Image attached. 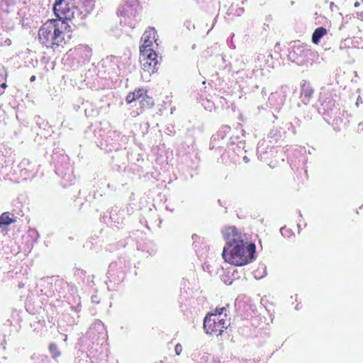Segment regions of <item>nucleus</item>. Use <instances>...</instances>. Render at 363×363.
Returning <instances> with one entry per match:
<instances>
[{
    "label": "nucleus",
    "mask_w": 363,
    "mask_h": 363,
    "mask_svg": "<svg viewBox=\"0 0 363 363\" xmlns=\"http://www.w3.org/2000/svg\"><path fill=\"white\" fill-rule=\"evenodd\" d=\"M225 245L222 256L226 262L235 266H243L255 259V245L250 242L247 235L234 226L222 230Z\"/></svg>",
    "instance_id": "nucleus-1"
},
{
    "label": "nucleus",
    "mask_w": 363,
    "mask_h": 363,
    "mask_svg": "<svg viewBox=\"0 0 363 363\" xmlns=\"http://www.w3.org/2000/svg\"><path fill=\"white\" fill-rule=\"evenodd\" d=\"M67 23L60 19L46 21L38 31L40 43L47 48L59 46L65 40V31L69 28Z\"/></svg>",
    "instance_id": "nucleus-2"
},
{
    "label": "nucleus",
    "mask_w": 363,
    "mask_h": 363,
    "mask_svg": "<svg viewBox=\"0 0 363 363\" xmlns=\"http://www.w3.org/2000/svg\"><path fill=\"white\" fill-rule=\"evenodd\" d=\"M229 323L224 318H216V314H208L203 320V328L207 334L221 335Z\"/></svg>",
    "instance_id": "nucleus-3"
},
{
    "label": "nucleus",
    "mask_w": 363,
    "mask_h": 363,
    "mask_svg": "<svg viewBox=\"0 0 363 363\" xmlns=\"http://www.w3.org/2000/svg\"><path fill=\"white\" fill-rule=\"evenodd\" d=\"M86 336L97 345H103L108 337L105 326L100 320H96L89 327L86 332Z\"/></svg>",
    "instance_id": "nucleus-4"
},
{
    "label": "nucleus",
    "mask_w": 363,
    "mask_h": 363,
    "mask_svg": "<svg viewBox=\"0 0 363 363\" xmlns=\"http://www.w3.org/2000/svg\"><path fill=\"white\" fill-rule=\"evenodd\" d=\"M140 62L143 73H147L150 76L157 71L159 62L155 51L140 52Z\"/></svg>",
    "instance_id": "nucleus-5"
},
{
    "label": "nucleus",
    "mask_w": 363,
    "mask_h": 363,
    "mask_svg": "<svg viewBox=\"0 0 363 363\" xmlns=\"http://www.w3.org/2000/svg\"><path fill=\"white\" fill-rule=\"evenodd\" d=\"M145 93L146 91L144 89H139L132 93H129L126 96L125 101L128 104L138 101L142 107L152 106L153 101L151 98L148 97Z\"/></svg>",
    "instance_id": "nucleus-6"
},
{
    "label": "nucleus",
    "mask_w": 363,
    "mask_h": 363,
    "mask_svg": "<svg viewBox=\"0 0 363 363\" xmlns=\"http://www.w3.org/2000/svg\"><path fill=\"white\" fill-rule=\"evenodd\" d=\"M88 16L81 6L72 5L70 9L67 10V15L65 20L73 21L75 24L80 26L83 24V20Z\"/></svg>",
    "instance_id": "nucleus-7"
},
{
    "label": "nucleus",
    "mask_w": 363,
    "mask_h": 363,
    "mask_svg": "<svg viewBox=\"0 0 363 363\" xmlns=\"http://www.w3.org/2000/svg\"><path fill=\"white\" fill-rule=\"evenodd\" d=\"M156 35L157 32L154 28H149L145 31L141 38L143 43L140 47V52L154 51L151 47L153 40L157 43Z\"/></svg>",
    "instance_id": "nucleus-8"
},
{
    "label": "nucleus",
    "mask_w": 363,
    "mask_h": 363,
    "mask_svg": "<svg viewBox=\"0 0 363 363\" xmlns=\"http://www.w3.org/2000/svg\"><path fill=\"white\" fill-rule=\"evenodd\" d=\"M70 7L67 0H56L53 6V11L58 19L64 21L67 10L70 9Z\"/></svg>",
    "instance_id": "nucleus-9"
},
{
    "label": "nucleus",
    "mask_w": 363,
    "mask_h": 363,
    "mask_svg": "<svg viewBox=\"0 0 363 363\" xmlns=\"http://www.w3.org/2000/svg\"><path fill=\"white\" fill-rule=\"evenodd\" d=\"M327 33V30L323 27L317 28L312 35V42L314 44H318L320 40Z\"/></svg>",
    "instance_id": "nucleus-10"
},
{
    "label": "nucleus",
    "mask_w": 363,
    "mask_h": 363,
    "mask_svg": "<svg viewBox=\"0 0 363 363\" xmlns=\"http://www.w3.org/2000/svg\"><path fill=\"white\" fill-rule=\"evenodd\" d=\"M313 94V89L308 85H304L301 89V96L303 97V101L306 104Z\"/></svg>",
    "instance_id": "nucleus-11"
},
{
    "label": "nucleus",
    "mask_w": 363,
    "mask_h": 363,
    "mask_svg": "<svg viewBox=\"0 0 363 363\" xmlns=\"http://www.w3.org/2000/svg\"><path fill=\"white\" fill-rule=\"evenodd\" d=\"M85 11H87L88 15L94 8V0H82V5L80 6Z\"/></svg>",
    "instance_id": "nucleus-12"
},
{
    "label": "nucleus",
    "mask_w": 363,
    "mask_h": 363,
    "mask_svg": "<svg viewBox=\"0 0 363 363\" xmlns=\"http://www.w3.org/2000/svg\"><path fill=\"white\" fill-rule=\"evenodd\" d=\"M13 222H14V220L9 217L8 213H4L0 216V226H2V225L7 226Z\"/></svg>",
    "instance_id": "nucleus-13"
},
{
    "label": "nucleus",
    "mask_w": 363,
    "mask_h": 363,
    "mask_svg": "<svg viewBox=\"0 0 363 363\" xmlns=\"http://www.w3.org/2000/svg\"><path fill=\"white\" fill-rule=\"evenodd\" d=\"M227 309L225 307L222 308H216L214 310L213 313H211V314H216V318H222L221 315L223 314V315L225 317L227 315L226 313Z\"/></svg>",
    "instance_id": "nucleus-14"
},
{
    "label": "nucleus",
    "mask_w": 363,
    "mask_h": 363,
    "mask_svg": "<svg viewBox=\"0 0 363 363\" xmlns=\"http://www.w3.org/2000/svg\"><path fill=\"white\" fill-rule=\"evenodd\" d=\"M49 349L54 358H57L60 355V352L57 350V347L55 344H50Z\"/></svg>",
    "instance_id": "nucleus-15"
},
{
    "label": "nucleus",
    "mask_w": 363,
    "mask_h": 363,
    "mask_svg": "<svg viewBox=\"0 0 363 363\" xmlns=\"http://www.w3.org/2000/svg\"><path fill=\"white\" fill-rule=\"evenodd\" d=\"M175 352L177 354H180L182 350V345L180 344H177L175 346Z\"/></svg>",
    "instance_id": "nucleus-16"
},
{
    "label": "nucleus",
    "mask_w": 363,
    "mask_h": 363,
    "mask_svg": "<svg viewBox=\"0 0 363 363\" xmlns=\"http://www.w3.org/2000/svg\"><path fill=\"white\" fill-rule=\"evenodd\" d=\"M222 129L223 130V131H224L225 133H228V132H229V131H230V126H228V125H225V126H223V127L222 128Z\"/></svg>",
    "instance_id": "nucleus-17"
},
{
    "label": "nucleus",
    "mask_w": 363,
    "mask_h": 363,
    "mask_svg": "<svg viewBox=\"0 0 363 363\" xmlns=\"http://www.w3.org/2000/svg\"><path fill=\"white\" fill-rule=\"evenodd\" d=\"M362 97L360 96H359L357 99V101H356V105L358 106L359 104H362Z\"/></svg>",
    "instance_id": "nucleus-18"
},
{
    "label": "nucleus",
    "mask_w": 363,
    "mask_h": 363,
    "mask_svg": "<svg viewBox=\"0 0 363 363\" xmlns=\"http://www.w3.org/2000/svg\"><path fill=\"white\" fill-rule=\"evenodd\" d=\"M284 231H287V229L285 227H283L280 229V232L282 235H285Z\"/></svg>",
    "instance_id": "nucleus-19"
},
{
    "label": "nucleus",
    "mask_w": 363,
    "mask_h": 363,
    "mask_svg": "<svg viewBox=\"0 0 363 363\" xmlns=\"http://www.w3.org/2000/svg\"><path fill=\"white\" fill-rule=\"evenodd\" d=\"M242 13H243V9L240 8V9L238 10V11H237V15H238V16H240V15H241Z\"/></svg>",
    "instance_id": "nucleus-20"
},
{
    "label": "nucleus",
    "mask_w": 363,
    "mask_h": 363,
    "mask_svg": "<svg viewBox=\"0 0 363 363\" xmlns=\"http://www.w3.org/2000/svg\"><path fill=\"white\" fill-rule=\"evenodd\" d=\"M6 86H7V85H6V83H2V84H1V87L2 89H5V88H6Z\"/></svg>",
    "instance_id": "nucleus-21"
},
{
    "label": "nucleus",
    "mask_w": 363,
    "mask_h": 363,
    "mask_svg": "<svg viewBox=\"0 0 363 363\" xmlns=\"http://www.w3.org/2000/svg\"><path fill=\"white\" fill-rule=\"evenodd\" d=\"M30 82H34L35 80V76H32L30 79Z\"/></svg>",
    "instance_id": "nucleus-22"
},
{
    "label": "nucleus",
    "mask_w": 363,
    "mask_h": 363,
    "mask_svg": "<svg viewBox=\"0 0 363 363\" xmlns=\"http://www.w3.org/2000/svg\"><path fill=\"white\" fill-rule=\"evenodd\" d=\"M197 237H198V235H196V234H194V235H192V238H193V240L196 239V238H197Z\"/></svg>",
    "instance_id": "nucleus-23"
},
{
    "label": "nucleus",
    "mask_w": 363,
    "mask_h": 363,
    "mask_svg": "<svg viewBox=\"0 0 363 363\" xmlns=\"http://www.w3.org/2000/svg\"><path fill=\"white\" fill-rule=\"evenodd\" d=\"M359 6V3L358 1H357V2H355V3H354V6H355V7H357V6Z\"/></svg>",
    "instance_id": "nucleus-24"
}]
</instances>
